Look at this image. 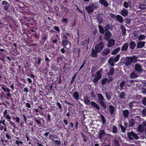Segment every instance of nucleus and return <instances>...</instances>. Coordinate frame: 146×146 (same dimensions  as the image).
<instances>
[{"instance_id":"nucleus-1","label":"nucleus","mask_w":146,"mask_h":146,"mask_svg":"<svg viewBox=\"0 0 146 146\" xmlns=\"http://www.w3.org/2000/svg\"><path fill=\"white\" fill-rule=\"evenodd\" d=\"M104 46V44L103 42H100L97 44L95 47V48L92 49L91 56L93 58H96L98 56V53L100 52L102 50Z\"/></svg>"},{"instance_id":"nucleus-2","label":"nucleus","mask_w":146,"mask_h":146,"mask_svg":"<svg viewBox=\"0 0 146 146\" xmlns=\"http://www.w3.org/2000/svg\"><path fill=\"white\" fill-rule=\"evenodd\" d=\"M98 100L101 106L105 109L106 108V104L105 101V100L103 96L101 94H97Z\"/></svg>"},{"instance_id":"nucleus-3","label":"nucleus","mask_w":146,"mask_h":146,"mask_svg":"<svg viewBox=\"0 0 146 146\" xmlns=\"http://www.w3.org/2000/svg\"><path fill=\"white\" fill-rule=\"evenodd\" d=\"M97 8V4L96 3H92L88 6L85 7V9L88 13H90L93 12L94 10Z\"/></svg>"},{"instance_id":"nucleus-4","label":"nucleus","mask_w":146,"mask_h":146,"mask_svg":"<svg viewBox=\"0 0 146 146\" xmlns=\"http://www.w3.org/2000/svg\"><path fill=\"white\" fill-rule=\"evenodd\" d=\"M121 62H123L125 65L129 66L131 65L132 63V59L131 56L123 57L121 59Z\"/></svg>"},{"instance_id":"nucleus-5","label":"nucleus","mask_w":146,"mask_h":146,"mask_svg":"<svg viewBox=\"0 0 146 146\" xmlns=\"http://www.w3.org/2000/svg\"><path fill=\"white\" fill-rule=\"evenodd\" d=\"M33 119L34 121L35 125H38L39 127H42V121H44V119L43 118L40 117H35Z\"/></svg>"},{"instance_id":"nucleus-6","label":"nucleus","mask_w":146,"mask_h":146,"mask_svg":"<svg viewBox=\"0 0 146 146\" xmlns=\"http://www.w3.org/2000/svg\"><path fill=\"white\" fill-rule=\"evenodd\" d=\"M143 66L142 65L139 63H136L134 66V71L141 74L143 73L144 71V70L143 68Z\"/></svg>"},{"instance_id":"nucleus-7","label":"nucleus","mask_w":146,"mask_h":146,"mask_svg":"<svg viewBox=\"0 0 146 146\" xmlns=\"http://www.w3.org/2000/svg\"><path fill=\"white\" fill-rule=\"evenodd\" d=\"M102 69H100L99 71L96 72V76L95 78L92 80L94 84V85H96L97 84V82L101 78V73H102Z\"/></svg>"},{"instance_id":"nucleus-8","label":"nucleus","mask_w":146,"mask_h":146,"mask_svg":"<svg viewBox=\"0 0 146 146\" xmlns=\"http://www.w3.org/2000/svg\"><path fill=\"white\" fill-rule=\"evenodd\" d=\"M127 135L128 138L130 140H133V137L136 139H138V137L137 135L134 133L133 131H131L129 133L128 132Z\"/></svg>"},{"instance_id":"nucleus-9","label":"nucleus","mask_w":146,"mask_h":146,"mask_svg":"<svg viewBox=\"0 0 146 146\" xmlns=\"http://www.w3.org/2000/svg\"><path fill=\"white\" fill-rule=\"evenodd\" d=\"M139 102H138L133 101L130 102L128 104V106L130 110H131L133 107L139 106Z\"/></svg>"},{"instance_id":"nucleus-10","label":"nucleus","mask_w":146,"mask_h":146,"mask_svg":"<svg viewBox=\"0 0 146 146\" xmlns=\"http://www.w3.org/2000/svg\"><path fill=\"white\" fill-rule=\"evenodd\" d=\"M97 137L100 140H102L103 138L106 136V132L104 130H100L98 132Z\"/></svg>"},{"instance_id":"nucleus-11","label":"nucleus","mask_w":146,"mask_h":146,"mask_svg":"<svg viewBox=\"0 0 146 146\" xmlns=\"http://www.w3.org/2000/svg\"><path fill=\"white\" fill-rule=\"evenodd\" d=\"M35 60L36 62H34L33 65L35 67L37 68L40 66L42 60V59L41 58L37 57L36 58H35Z\"/></svg>"},{"instance_id":"nucleus-12","label":"nucleus","mask_w":146,"mask_h":146,"mask_svg":"<svg viewBox=\"0 0 146 146\" xmlns=\"http://www.w3.org/2000/svg\"><path fill=\"white\" fill-rule=\"evenodd\" d=\"M1 5L3 6V9L5 11H7L10 6L9 4L6 1H2Z\"/></svg>"},{"instance_id":"nucleus-13","label":"nucleus","mask_w":146,"mask_h":146,"mask_svg":"<svg viewBox=\"0 0 146 146\" xmlns=\"http://www.w3.org/2000/svg\"><path fill=\"white\" fill-rule=\"evenodd\" d=\"M140 75V74L135 71L130 74L129 78L132 79L136 78L139 76Z\"/></svg>"},{"instance_id":"nucleus-14","label":"nucleus","mask_w":146,"mask_h":146,"mask_svg":"<svg viewBox=\"0 0 146 146\" xmlns=\"http://www.w3.org/2000/svg\"><path fill=\"white\" fill-rule=\"evenodd\" d=\"M68 38L67 36L64 35V47L66 48L69 49L71 47L70 43V42L67 40Z\"/></svg>"},{"instance_id":"nucleus-15","label":"nucleus","mask_w":146,"mask_h":146,"mask_svg":"<svg viewBox=\"0 0 146 146\" xmlns=\"http://www.w3.org/2000/svg\"><path fill=\"white\" fill-rule=\"evenodd\" d=\"M3 116L6 119H7L8 121L11 119V117L9 115V114L8 113L7 110L5 109L4 111L3 112Z\"/></svg>"},{"instance_id":"nucleus-16","label":"nucleus","mask_w":146,"mask_h":146,"mask_svg":"<svg viewBox=\"0 0 146 146\" xmlns=\"http://www.w3.org/2000/svg\"><path fill=\"white\" fill-rule=\"evenodd\" d=\"M110 52V49L108 48H105L101 52V54L103 56L107 55Z\"/></svg>"},{"instance_id":"nucleus-17","label":"nucleus","mask_w":146,"mask_h":146,"mask_svg":"<svg viewBox=\"0 0 146 146\" xmlns=\"http://www.w3.org/2000/svg\"><path fill=\"white\" fill-rule=\"evenodd\" d=\"M123 17H126L128 14V10L124 8H123L119 13Z\"/></svg>"},{"instance_id":"nucleus-18","label":"nucleus","mask_w":146,"mask_h":146,"mask_svg":"<svg viewBox=\"0 0 146 146\" xmlns=\"http://www.w3.org/2000/svg\"><path fill=\"white\" fill-rule=\"evenodd\" d=\"M115 109L114 107L112 105L109 106V111L111 115H115Z\"/></svg>"},{"instance_id":"nucleus-19","label":"nucleus","mask_w":146,"mask_h":146,"mask_svg":"<svg viewBox=\"0 0 146 146\" xmlns=\"http://www.w3.org/2000/svg\"><path fill=\"white\" fill-rule=\"evenodd\" d=\"M105 39L107 40L108 41L110 38L111 36V33L109 31H106L105 33Z\"/></svg>"},{"instance_id":"nucleus-20","label":"nucleus","mask_w":146,"mask_h":146,"mask_svg":"<svg viewBox=\"0 0 146 146\" xmlns=\"http://www.w3.org/2000/svg\"><path fill=\"white\" fill-rule=\"evenodd\" d=\"M115 43V41L113 39H110L108 40L107 46L108 47H111L114 45Z\"/></svg>"},{"instance_id":"nucleus-21","label":"nucleus","mask_w":146,"mask_h":146,"mask_svg":"<svg viewBox=\"0 0 146 146\" xmlns=\"http://www.w3.org/2000/svg\"><path fill=\"white\" fill-rule=\"evenodd\" d=\"M120 57V55L118 54L115 57L112 56L110 58V59L114 62H116L119 60Z\"/></svg>"},{"instance_id":"nucleus-22","label":"nucleus","mask_w":146,"mask_h":146,"mask_svg":"<svg viewBox=\"0 0 146 146\" xmlns=\"http://www.w3.org/2000/svg\"><path fill=\"white\" fill-rule=\"evenodd\" d=\"M145 128L143 123V124L139 125L138 127V131L141 133L143 132L144 131Z\"/></svg>"},{"instance_id":"nucleus-23","label":"nucleus","mask_w":146,"mask_h":146,"mask_svg":"<svg viewBox=\"0 0 146 146\" xmlns=\"http://www.w3.org/2000/svg\"><path fill=\"white\" fill-rule=\"evenodd\" d=\"M120 27L122 36H125L126 34V29L125 27L123 25H121Z\"/></svg>"},{"instance_id":"nucleus-24","label":"nucleus","mask_w":146,"mask_h":146,"mask_svg":"<svg viewBox=\"0 0 146 146\" xmlns=\"http://www.w3.org/2000/svg\"><path fill=\"white\" fill-rule=\"evenodd\" d=\"M115 18L117 21L120 23L123 22V17L119 15H117L115 16Z\"/></svg>"},{"instance_id":"nucleus-25","label":"nucleus","mask_w":146,"mask_h":146,"mask_svg":"<svg viewBox=\"0 0 146 146\" xmlns=\"http://www.w3.org/2000/svg\"><path fill=\"white\" fill-rule=\"evenodd\" d=\"M125 96V93L124 92H121L119 94V97L120 100H124Z\"/></svg>"},{"instance_id":"nucleus-26","label":"nucleus","mask_w":146,"mask_h":146,"mask_svg":"<svg viewBox=\"0 0 146 146\" xmlns=\"http://www.w3.org/2000/svg\"><path fill=\"white\" fill-rule=\"evenodd\" d=\"M145 42V41L139 42L137 43V47L138 48H141L143 47Z\"/></svg>"},{"instance_id":"nucleus-27","label":"nucleus","mask_w":146,"mask_h":146,"mask_svg":"<svg viewBox=\"0 0 146 146\" xmlns=\"http://www.w3.org/2000/svg\"><path fill=\"white\" fill-rule=\"evenodd\" d=\"M129 112L127 110H124L123 112V115L125 118H127L129 116Z\"/></svg>"},{"instance_id":"nucleus-28","label":"nucleus","mask_w":146,"mask_h":146,"mask_svg":"<svg viewBox=\"0 0 146 146\" xmlns=\"http://www.w3.org/2000/svg\"><path fill=\"white\" fill-rule=\"evenodd\" d=\"M99 2L101 4L103 5L105 7H107L109 5L108 3L105 0H100Z\"/></svg>"},{"instance_id":"nucleus-29","label":"nucleus","mask_w":146,"mask_h":146,"mask_svg":"<svg viewBox=\"0 0 146 146\" xmlns=\"http://www.w3.org/2000/svg\"><path fill=\"white\" fill-rule=\"evenodd\" d=\"M128 46L129 44L128 43H125L123 45L121 48V51H123L127 50L128 47Z\"/></svg>"},{"instance_id":"nucleus-30","label":"nucleus","mask_w":146,"mask_h":146,"mask_svg":"<svg viewBox=\"0 0 146 146\" xmlns=\"http://www.w3.org/2000/svg\"><path fill=\"white\" fill-rule=\"evenodd\" d=\"M84 102L86 105H89L90 104V100L87 96L84 97Z\"/></svg>"},{"instance_id":"nucleus-31","label":"nucleus","mask_w":146,"mask_h":146,"mask_svg":"<svg viewBox=\"0 0 146 146\" xmlns=\"http://www.w3.org/2000/svg\"><path fill=\"white\" fill-rule=\"evenodd\" d=\"M114 71V68L112 67H111L110 68L109 71L107 72V75L108 76H110L113 74Z\"/></svg>"},{"instance_id":"nucleus-32","label":"nucleus","mask_w":146,"mask_h":146,"mask_svg":"<svg viewBox=\"0 0 146 146\" xmlns=\"http://www.w3.org/2000/svg\"><path fill=\"white\" fill-rule=\"evenodd\" d=\"M131 3V1H124L123 3V7L126 8H128L130 6Z\"/></svg>"},{"instance_id":"nucleus-33","label":"nucleus","mask_w":146,"mask_h":146,"mask_svg":"<svg viewBox=\"0 0 146 146\" xmlns=\"http://www.w3.org/2000/svg\"><path fill=\"white\" fill-rule=\"evenodd\" d=\"M90 103L92 106L94 107H95L97 110H100V106L95 102L92 101Z\"/></svg>"},{"instance_id":"nucleus-34","label":"nucleus","mask_w":146,"mask_h":146,"mask_svg":"<svg viewBox=\"0 0 146 146\" xmlns=\"http://www.w3.org/2000/svg\"><path fill=\"white\" fill-rule=\"evenodd\" d=\"M73 96L76 100L79 99V93L77 92H74L73 94Z\"/></svg>"},{"instance_id":"nucleus-35","label":"nucleus","mask_w":146,"mask_h":146,"mask_svg":"<svg viewBox=\"0 0 146 146\" xmlns=\"http://www.w3.org/2000/svg\"><path fill=\"white\" fill-rule=\"evenodd\" d=\"M58 37L56 35L53 36L51 40L53 43H55L57 41Z\"/></svg>"},{"instance_id":"nucleus-36","label":"nucleus","mask_w":146,"mask_h":146,"mask_svg":"<svg viewBox=\"0 0 146 146\" xmlns=\"http://www.w3.org/2000/svg\"><path fill=\"white\" fill-rule=\"evenodd\" d=\"M135 121L133 119H131L129 121V127H132L134 125Z\"/></svg>"},{"instance_id":"nucleus-37","label":"nucleus","mask_w":146,"mask_h":146,"mask_svg":"<svg viewBox=\"0 0 146 146\" xmlns=\"http://www.w3.org/2000/svg\"><path fill=\"white\" fill-rule=\"evenodd\" d=\"M136 46L135 43L133 41H131L130 43V48L131 49H134Z\"/></svg>"},{"instance_id":"nucleus-38","label":"nucleus","mask_w":146,"mask_h":146,"mask_svg":"<svg viewBox=\"0 0 146 146\" xmlns=\"http://www.w3.org/2000/svg\"><path fill=\"white\" fill-rule=\"evenodd\" d=\"M120 48L118 47L115 49L111 53V54L114 55L116 54L120 50Z\"/></svg>"},{"instance_id":"nucleus-39","label":"nucleus","mask_w":146,"mask_h":146,"mask_svg":"<svg viewBox=\"0 0 146 146\" xmlns=\"http://www.w3.org/2000/svg\"><path fill=\"white\" fill-rule=\"evenodd\" d=\"M97 19L99 24H100L103 22V19L100 15L98 16Z\"/></svg>"},{"instance_id":"nucleus-40","label":"nucleus","mask_w":146,"mask_h":146,"mask_svg":"<svg viewBox=\"0 0 146 146\" xmlns=\"http://www.w3.org/2000/svg\"><path fill=\"white\" fill-rule=\"evenodd\" d=\"M119 127H120L121 129V131L123 133H125V132L126 128L123 126L122 124H119Z\"/></svg>"},{"instance_id":"nucleus-41","label":"nucleus","mask_w":146,"mask_h":146,"mask_svg":"<svg viewBox=\"0 0 146 146\" xmlns=\"http://www.w3.org/2000/svg\"><path fill=\"white\" fill-rule=\"evenodd\" d=\"M131 58L132 59V62H137V59L138 57L135 56H131Z\"/></svg>"},{"instance_id":"nucleus-42","label":"nucleus","mask_w":146,"mask_h":146,"mask_svg":"<svg viewBox=\"0 0 146 146\" xmlns=\"http://www.w3.org/2000/svg\"><path fill=\"white\" fill-rule=\"evenodd\" d=\"M105 31H107L110 29L111 30L112 28L110 27L109 24H108L105 27Z\"/></svg>"},{"instance_id":"nucleus-43","label":"nucleus","mask_w":146,"mask_h":146,"mask_svg":"<svg viewBox=\"0 0 146 146\" xmlns=\"http://www.w3.org/2000/svg\"><path fill=\"white\" fill-rule=\"evenodd\" d=\"M125 81H123L121 82L120 84L121 90L123 89V87L125 86Z\"/></svg>"},{"instance_id":"nucleus-44","label":"nucleus","mask_w":146,"mask_h":146,"mask_svg":"<svg viewBox=\"0 0 146 146\" xmlns=\"http://www.w3.org/2000/svg\"><path fill=\"white\" fill-rule=\"evenodd\" d=\"M145 36L143 35H140L138 37V40L139 41L141 40H143L145 39Z\"/></svg>"},{"instance_id":"nucleus-45","label":"nucleus","mask_w":146,"mask_h":146,"mask_svg":"<svg viewBox=\"0 0 146 146\" xmlns=\"http://www.w3.org/2000/svg\"><path fill=\"white\" fill-rule=\"evenodd\" d=\"M15 143L16 144L17 146H20L23 145V142L21 141H18V140H16L15 142Z\"/></svg>"},{"instance_id":"nucleus-46","label":"nucleus","mask_w":146,"mask_h":146,"mask_svg":"<svg viewBox=\"0 0 146 146\" xmlns=\"http://www.w3.org/2000/svg\"><path fill=\"white\" fill-rule=\"evenodd\" d=\"M99 31L101 33L104 34V32L103 27H102L100 25H98Z\"/></svg>"},{"instance_id":"nucleus-47","label":"nucleus","mask_w":146,"mask_h":146,"mask_svg":"<svg viewBox=\"0 0 146 146\" xmlns=\"http://www.w3.org/2000/svg\"><path fill=\"white\" fill-rule=\"evenodd\" d=\"M108 79L107 78H104L102 80V85H104L106 83H108Z\"/></svg>"},{"instance_id":"nucleus-48","label":"nucleus","mask_w":146,"mask_h":146,"mask_svg":"<svg viewBox=\"0 0 146 146\" xmlns=\"http://www.w3.org/2000/svg\"><path fill=\"white\" fill-rule=\"evenodd\" d=\"M112 132L114 133H116L117 132V128L116 126H113L112 128Z\"/></svg>"},{"instance_id":"nucleus-49","label":"nucleus","mask_w":146,"mask_h":146,"mask_svg":"<svg viewBox=\"0 0 146 146\" xmlns=\"http://www.w3.org/2000/svg\"><path fill=\"white\" fill-rule=\"evenodd\" d=\"M61 76L60 75L59 76H57V80L56 81L57 82V83H60L61 82Z\"/></svg>"},{"instance_id":"nucleus-50","label":"nucleus","mask_w":146,"mask_h":146,"mask_svg":"<svg viewBox=\"0 0 146 146\" xmlns=\"http://www.w3.org/2000/svg\"><path fill=\"white\" fill-rule=\"evenodd\" d=\"M100 117L102 119L103 124H105L106 123V119L104 117L103 115H101Z\"/></svg>"},{"instance_id":"nucleus-51","label":"nucleus","mask_w":146,"mask_h":146,"mask_svg":"<svg viewBox=\"0 0 146 146\" xmlns=\"http://www.w3.org/2000/svg\"><path fill=\"white\" fill-rule=\"evenodd\" d=\"M105 95L107 100H110L111 99V96L107 92L105 93Z\"/></svg>"},{"instance_id":"nucleus-52","label":"nucleus","mask_w":146,"mask_h":146,"mask_svg":"<svg viewBox=\"0 0 146 146\" xmlns=\"http://www.w3.org/2000/svg\"><path fill=\"white\" fill-rule=\"evenodd\" d=\"M21 117H22V119H23L25 121V123H26L27 122V118L26 117V116L25 115H21Z\"/></svg>"},{"instance_id":"nucleus-53","label":"nucleus","mask_w":146,"mask_h":146,"mask_svg":"<svg viewBox=\"0 0 146 146\" xmlns=\"http://www.w3.org/2000/svg\"><path fill=\"white\" fill-rule=\"evenodd\" d=\"M114 143L115 146H121L119 143L118 141L116 139L114 140Z\"/></svg>"},{"instance_id":"nucleus-54","label":"nucleus","mask_w":146,"mask_h":146,"mask_svg":"<svg viewBox=\"0 0 146 146\" xmlns=\"http://www.w3.org/2000/svg\"><path fill=\"white\" fill-rule=\"evenodd\" d=\"M139 8L141 10H144L146 9V7H144V6L142 4L139 5Z\"/></svg>"},{"instance_id":"nucleus-55","label":"nucleus","mask_w":146,"mask_h":146,"mask_svg":"<svg viewBox=\"0 0 146 146\" xmlns=\"http://www.w3.org/2000/svg\"><path fill=\"white\" fill-rule=\"evenodd\" d=\"M114 62L112 60H110V58L108 60V62L109 64L112 66H114Z\"/></svg>"},{"instance_id":"nucleus-56","label":"nucleus","mask_w":146,"mask_h":146,"mask_svg":"<svg viewBox=\"0 0 146 146\" xmlns=\"http://www.w3.org/2000/svg\"><path fill=\"white\" fill-rule=\"evenodd\" d=\"M23 18L27 23H29V22H31L29 18L27 17H25Z\"/></svg>"},{"instance_id":"nucleus-57","label":"nucleus","mask_w":146,"mask_h":146,"mask_svg":"<svg viewBox=\"0 0 146 146\" xmlns=\"http://www.w3.org/2000/svg\"><path fill=\"white\" fill-rule=\"evenodd\" d=\"M46 119H47V121H50V118H51L50 115L49 113H48L47 115L46 116Z\"/></svg>"},{"instance_id":"nucleus-58","label":"nucleus","mask_w":146,"mask_h":146,"mask_svg":"<svg viewBox=\"0 0 146 146\" xmlns=\"http://www.w3.org/2000/svg\"><path fill=\"white\" fill-rule=\"evenodd\" d=\"M142 112L143 115L146 117V108L143 109L142 111Z\"/></svg>"},{"instance_id":"nucleus-59","label":"nucleus","mask_w":146,"mask_h":146,"mask_svg":"<svg viewBox=\"0 0 146 146\" xmlns=\"http://www.w3.org/2000/svg\"><path fill=\"white\" fill-rule=\"evenodd\" d=\"M90 95L91 96L94 98H95L96 97V95L95 94L94 92V91H92L90 93Z\"/></svg>"},{"instance_id":"nucleus-60","label":"nucleus","mask_w":146,"mask_h":146,"mask_svg":"<svg viewBox=\"0 0 146 146\" xmlns=\"http://www.w3.org/2000/svg\"><path fill=\"white\" fill-rule=\"evenodd\" d=\"M33 110L34 112H35L36 113L35 114L36 115H38V112H39V111L38 109L34 108L33 109Z\"/></svg>"},{"instance_id":"nucleus-61","label":"nucleus","mask_w":146,"mask_h":146,"mask_svg":"<svg viewBox=\"0 0 146 146\" xmlns=\"http://www.w3.org/2000/svg\"><path fill=\"white\" fill-rule=\"evenodd\" d=\"M125 20L126 23L127 24H130V23H131V20L129 18H126V19H125Z\"/></svg>"},{"instance_id":"nucleus-62","label":"nucleus","mask_w":146,"mask_h":146,"mask_svg":"<svg viewBox=\"0 0 146 146\" xmlns=\"http://www.w3.org/2000/svg\"><path fill=\"white\" fill-rule=\"evenodd\" d=\"M142 103L143 105L146 106V97L144 98L142 100Z\"/></svg>"},{"instance_id":"nucleus-63","label":"nucleus","mask_w":146,"mask_h":146,"mask_svg":"<svg viewBox=\"0 0 146 146\" xmlns=\"http://www.w3.org/2000/svg\"><path fill=\"white\" fill-rule=\"evenodd\" d=\"M9 123L13 127H15V125L13 121H11L10 120H9Z\"/></svg>"},{"instance_id":"nucleus-64","label":"nucleus","mask_w":146,"mask_h":146,"mask_svg":"<svg viewBox=\"0 0 146 146\" xmlns=\"http://www.w3.org/2000/svg\"><path fill=\"white\" fill-rule=\"evenodd\" d=\"M20 118L19 117L16 116L15 117L16 122L18 123H20Z\"/></svg>"}]
</instances>
